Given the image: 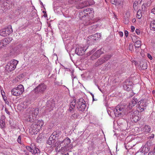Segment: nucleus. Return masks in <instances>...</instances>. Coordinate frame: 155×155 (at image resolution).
Listing matches in <instances>:
<instances>
[{"instance_id": "f257e3e1", "label": "nucleus", "mask_w": 155, "mask_h": 155, "mask_svg": "<svg viewBox=\"0 0 155 155\" xmlns=\"http://www.w3.org/2000/svg\"><path fill=\"white\" fill-rule=\"evenodd\" d=\"M137 102L139 105L138 107L139 112H142L146 109V107L147 105V103L144 101L143 99L141 100L138 102V100L135 97H134V98L129 103V105L127 106V108L130 109H131L133 107L136 105Z\"/></svg>"}, {"instance_id": "f03ea898", "label": "nucleus", "mask_w": 155, "mask_h": 155, "mask_svg": "<svg viewBox=\"0 0 155 155\" xmlns=\"http://www.w3.org/2000/svg\"><path fill=\"white\" fill-rule=\"evenodd\" d=\"M126 106L123 105H118L114 108L113 112L116 117H119L121 115L126 114Z\"/></svg>"}, {"instance_id": "7ed1b4c3", "label": "nucleus", "mask_w": 155, "mask_h": 155, "mask_svg": "<svg viewBox=\"0 0 155 155\" xmlns=\"http://www.w3.org/2000/svg\"><path fill=\"white\" fill-rule=\"evenodd\" d=\"M24 91V88L22 84H20L17 87L12 89L11 92L12 95L17 96L21 95Z\"/></svg>"}, {"instance_id": "20e7f679", "label": "nucleus", "mask_w": 155, "mask_h": 155, "mask_svg": "<svg viewBox=\"0 0 155 155\" xmlns=\"http://www.w3.org/2000/svg\"><path fill=\"white\" fill-rule=\"evenodd\" d=\"M101 37V34L98 33L94 34L93 35L90 36L88 37L87 39V43L90 45H93Z\"/></svg>"}, {"instance_id": "39448f33", "label": "nucleus", "mask_w": 155, "mask_h": 155, "mask_svg": "<svg viewBox=\"0 0 155 155\" xmlns=\"http://www.w3.org/2000/svg\"><path fill=\"white\" fill-rule=\"evenodd\" d=\"M47 86L45 84H40L34 88V93L36 94H43L47 89Z\"/></svg>"}, {"instance_id": "423d86ee", "label": "nucleus", "mask_w": 155, "mask_h": 155, "mask_svg": "<svg viewBox=\"0 0 155 155\" xmlns=\"http://www.w3.org/2000/svg\"><path fill=\"white\" fill-rule=\"evenodd\" d=\"M18 61L14 59L10 61L6 66V70L8 71H11L14 70L16 68Z\"/></svg>"}, {"instance_id": "0eeeda50", "label": "nucleus", "mask_w": 155, "mask_h": 155, "mask_svg": "<svg viewBox=\"0 0 155 155\" xmlns=\"http://www.w3.org/2000/svg\"><path fill=\"white\" fill-rule=\"evenodd\" d=\"M39 111L38 108H36L32 110V115H31L30 114L26 117V120L28 122H32L34 120L33 117H36Z\"/></svg>"}, {"instance_id": "6e6552de", "label": "nucleus", "mask_w": 155, "mask_h": 155, "mask_svg": "<svg viewBox=\"0 0 155 155\" xmlns=\"http://www.w3.org/2000/svg\"><path fill=\"white\" fill-rule=\"evenodd\" d=\"M59 135V132H53L49 137L47 142V143L49 145H51L55 141L56 138H57Z\"/></svg>"}, {"instance_id": "1a4fd4ad", "label": "nucleus", "mask_w": 155, "mask_h": 155, "mask_svg": "<svg viewBox=\"0 0 155 155\" xmlns=\"http://www.w3.org/2000/svg\"><path fill=\"white\" fill-rule=\"evenodd\" d=\"M110 58L109 55H106L99 59L95 63V66H98L108 60Z\"/></svg>"}, {"instance_id": "9d476101", "label": "nucleus", "mask_w": 155, "mask_h": 155, "mask_svg": "<svg viewBox=\"0 0 155 155\" xmlns=\"http://www.w3.org/2000/svg\"><path fill=\"white\" fill-rule=\"evenodd\" d=\"M86 106L85 102L84 99L80 98L78 101V109L79 111H84Z\"/></svg>"}, {"instance_id": "9b49d317", "label": "nucleus", "mask_w": 155, "mask_h": 155, "mask_svg": "<svg viewBox=\"0 0 155 155\" xmlns=\"http://www.w3.org/2000/svg\"><path fill=\"white\" fill-rule=\"evenodd\" d=\"M94 3V2L93 0H90L87 1L82 2L78 5V9L84 8L89 5H91Z\"/></svg>"}, {"instance_id": "f8f14e48", "label": "nucleus", "mask_w": 155, "mask_h": 155, "mask_svg": "<svg viewBox=\"0 0 155 155\" xmlns=\"http://www.w3.org/2000/svg\"><path fill=\"white\" fill-rule=\"evenodd\" d=\"M40 129H38V125L35 122L33 123L31 125V128L29 129V131L32 134H36Z\"/></svg>"}, {"instance_id": "ddd939ff", "label": "nucleus", "mask_w": 155, "mask_h": 155, "mask_svg": "<svg viewBox=\"0 0 155 155\" xmlns=\"http://www.w3.org/2000/svg\"><path fill=\"white\" fill-rule=\"evenodd\" d=\"M71 143V140L70 139L67 137L64 139L63 141L58 142L57 144H59L61 146H64V147H69V144Z\"/></svg>"}, {"instance_id": "4468645a", "label": "nucleus", "mask_w": 155, "mask_h": 155, "mask_svg": "<svg viewBox=\"0 0 155 155\" xmlns=\"http://www.w3.org/2000/svg\"><path fill=\"white\" fill-rule=\"evenodd\" d=\"M26 148L28 150L31 152L32 154L35 155L37 154L38 155L40 154L39 150L38 148L35 147H31L29 146H27L26 147Z\"/></svg>"}, {"instance_id": "2eb2a0df", "label": "nucleus", "mask_w": 155, "mask_h": 155, "mask_svg": "<svg viewBox=\"0 0 155 155\" xmlns=\"http://www.w3.org/2000/svg\"><path fill=\"white\" fill-rule=\"evenodd\" d=\"M138 112L135 111L133 113H132L130 115V117L131 118V121L135 123L137 122L139 120V116L137 115V113Z\"/></svg>"}, {"instance_id": "dca6fc26", "label": "nucleus", "mask_w": 155, "mask_h": 155, "mask_svg": "<svg viewBox=\"0 0 155 155\" xmlns=\"http://www.w3.org/2000/svg\"><path fill=\"white\" fill-rule=\"evenodd\" d=\"M10 42L9 38H5L0 41V49L3 48Z\"/></svg>"}, {"instance_id": "f3484780", "label": "nucleus", "mask_w": 155, "mask_h": 155, "mask_svg": "<svg viewBox=\"0 0 155 155\" xmlns=\"http://www.w3.org/2000/svg\"><path fill=\"white\" fill-rule=\"evenodd\" d=\"M81 20L82 21H81V22L82 23L84 26H87L91 25L93 23L92 20L91 19H90L88 17H86L84 18H84Z\"/></svg>"}, {"instance_id": "a211bd4d", "label": "nucleus", "mask_w": 155, "mask_h": 155, "mask_svg": "<svg viewBox=\"0 0 155 155\" xmlns=\"http://www.w3.org/2000/svg\"><path fill=\"white\" fill-rule=\"evenodd\" d=\"M150 149V147L148 145V143H146L145 145L142 146L140 149V152L144 153V154H146Z\"/></svg>"}, {"instance_id": "6ab92c4d", "label": "nucleus", "mask_w": 155, "mask_h": 155, "mask_svg": "<svg viewBox=\"0 0 155 155\" xmlns=\"http://www.w3.org/2000/svg\"><path fill=\"white\" fill-rule=\"evenodd\" d=\"M102 53L101 50H98L91 56V58L92 60L96 59L99 57Z\"/></svg>"}, {"instance_id": "aec40b11", "label": "nucleus", "mask_w": 155, "mask_h": 155, "mask_svg": "<svg viewBox=\"0 0 155 155\" xmlns=\"http://www.w3.org/2000/svg\"><path fill=\"white\" fill-rule=\"evenodd\" d=\"M85 12H86V15H88L91 17H92L93 15L94 11L92 8H88L84 9Z\"/></svg>"}, {"instance_id": "412c9836", "label": "nucleus", "mask_w": 155, "mask_h": 155, "mask_svg": "<svg viewBox=\"0 0 155 155\" xmlns=\"http://www.w3.org/2000/svg\"><path fill=\"white\" fill-rule=\"evenodd\" d=\"M5 116L2 115L0 117V125L1 128H4L5 127Z\"/></svg>"}, {"instance_id": "4be33fe9", "label": "nucleus", "mask_w": 155, "mask_h": 155, "mask_svg": "<svg viewBox=\"0 0 155 155\" xmlns=\"http://www.w3.org/2000/svg\"><path fill=\"white\" fill-rule=\"evenodd\" d=\"M79 11V18L80 20H82L86 17V13L84 9L81 10Z\"/></svg>"}, {"instance_id": "5701e85b", "label": "nucleus", "mask_w": 155, "mask_h": 155, "mask_svg": "<svg viewBox=\"0 0 155 155\" xmlns=\"http://www.w3.org/2000/svg\"><path fill=\"white\" fill-rule=\"evenodd\" d=\"M151 130V127L149 125H145L143 128V130L146 133H150Z\"/></svg>"}, {"instance_id": "b1692460", "label": "nucleus", "mask_w": 155, "mask_h": 155, "mask_svg": "<svg viewBox=\"0 0 155 155\" xmlns=\"http://www.w3.org/2000/svg\"><path fill=\"white\" fill-rule=\"evenodd\" d=\"M35 122L38 125V129H41L44 124L43 121L42 120H38Z\"/></svg>"}, {"instance_id": "393cba45", "label": "nucleus", "mask_w": 155, "mask_h": 155, "mask_svg": "<svg viewBox=\"0 0 155 155\" xmlns=\"http://www.w3.org/2000/svg\"><path fill=\"white\" fill-rule=\"evenodd\" d=\"M86 50L84 48L81 47L78 48V55H81L84 54Z\"/></svg>"}, {"instance_id": "a878e982", "label": "nucleus", "mask_w": 155, "mask_h": 155, "mask_svg": "<svg viewBox=\"0 0 155 155\" xmlns=\"http://www.w3.org/2000/svg\"><path fill=\"white\" fill-rule=\"evenodd\" d=\"M150 28L151 30L155 31V19L152 20L150 22Z\"/></svg>"}, {"instance_id": "bb28decb", "label": "nucleus", "mask_w": 155, "mask_h": 155, "mask_svg": "<svg viewBox=\"0 0 155 155\" xmlns=\"http://www.w3.org/2000/svg\"><path fill=\"white\" fill-rule=\"evenodd\" d=\"M6 29L5 28H4L1 29L0 30V35L3 37L6 36Z\"/></svg>"}, {"instance_id": "cd10ccee", "label": "nucleus", "mask_w": 155, "mask_h": 155, "mask_svg": "<svg viewBox=\"0 0 155 155\" xmlns=\"http://www.w3.org/2000/svg\"><path fill=\"white\" fill-rule=\"evenodd\" d=\"M68 147H64L62 146L60 151L62 154H64V153H66L68 150H69Z\"/></svg>"}, {"instance_id": "c85d7f7f", "label": "nucleus", "mask_w": 155, "mask_h": 155, "mask_svg": "<svg viewBox=\"0 0 155 155\" xmlns=\"http://www.w3.org/2000/svg\"><path fill=\"white\" fill-rule=\"evenodd\" d=\"M141 42L139 41L138 40L135 43L134 46L135 48H139L141 46Z\"/></svg>"}, {"instance_id": "c756f323", "label": "nucleus", "mask_w": 155, "mask_h": 155, "mask_svg": "<svg viewBox=\"0 0 155 155\" xmlns=\"http://www.w3.org/2000/svg\"><path fill=\"white\" fill-rule=\"evenodd\" d=\"M6 36L7 35H9L12 32V29L11 28H6Z\"/></svg>"}, {"instance_id": "7c9ffc66", "label": "nucleus", "mask_w": 155, "mask_h": 155, "mask_svg": "<svg viewBox=\"0 0 155 155\" xmlns=\"http://www.w3.org/2000/svg\"><path fill=\"white\" fill-rule=\"evenodd\" d=\"M124 89L127 91H130L131 90L130 87H129L126 84H124L123 85Z\"/></svg>"}, {"instance_id": "2f4dec72", "label": "nucleus", "mask_w": 155, "mask_h": 155, "mask_svg": "<svg viewBox=\"0 0 155 155\" xmlns=\"http://www.w3.org/2000/svg\"><path fill=\"white\" fill-rule=\"evenodd\" d=\"M75 102H71L70 104V110H71V109H70V108H71V109H73L75 106Z\"/></svg>"}, {"instance_id": "473e14b6", "label": "nucleus", "mask_w": 155, "mask_h": 155, "mask_svg": "<svg viewBox=\"0 0 155 155\" xmlns=\"http://www.w3.org/2000/svg\"><path fill=\"white\" fill-rule=\"evenodd\" d=\"M137 16L138 18L139 19L141 18L142 15V13L141 10H139L137 13Z\"/></svg>"}, {"instance_id": "72a5a7b5", "label": "nucleus", "mask_w": 155, "mask_h": 155, "mask_svg": "<svg viewBox=\"0 0 155 155\" xmlns=\"http://www.w3.org/2000/svg\"><path fill=\"white\" fill-rule=\"evenodd\" d=\"M154 137V134H151L150 136L147 137L148 139L152 140L153 139Z\"/></svg>"}, {"instance_id": "f704fd0d", "label": "nucleus", "mask_w": 155, "mask_h": 155, "mask_svg": "<svg viewBox=\"0 0 155 155\" xmlns=\"http://www.w3.org/2000/svg\"><path fill=\"white\" fill-rule=\"evenodd\" d=\"M133 45L131 43H130L129 45V48L130 51H132L133 50Z\"/></svg>"}, {"instance_id": "c9c22d12", "label": "nucleus", "mask_w": 155, "mask_h": 155, "mask_svg": "<svg viewBox=\"0 0 155 155\" xmlns=\"http://www.w3.org/2000/svg\"><path fill=\"white\" fill-rule=\"evenodd\" d=\"M148 155H155V146L153 148V150L149 153Z\"/></svg>"}, {"instance_id": "e433bc0d", "label": "nucleus", "mask_w": 155, "mask_h": 155, "mask_svg": "<svg viewBox=\"0 0 155 155\" xmlns=\"http://www.w3.org/2000/svg\"><path fill=\"white\" fill-rule=\"evenodd\" d=\"M147 64L146 63H144L142 65V68L143 70L146 69H147Z\"/></svg>"}, {"instance_id": "4c0bfd02", "label": "nucleus", "mask_w": 155, "mask_h": 155, "mask_svg": "<svg viewBox=\"0 0 155 155\" xmlns=\"http://www.w3.org/2000/svg\"><path fill=\"white\" fill-rule=\"evenodd\" d=\"M117 0H110V2L112 4L116 5L117 3Z\"/></svg>"}, {"instance_id": "58836bf2", "label": "nucleus", "mask_w": 155, "mask_h": 155, "mask_svg": "<svg viewBox=\"0 0 155 155\" xmlns=\"http://www.w3.org/2000/svg\"><path fill=\"white\" fill-rule=\"evenodd\" d=\"M72 118L77 119L78 117L77 115L75 114L72 115L71 116Z\"/></svg>"}, {"instance_id": "ea45409f", "label": "nucleus", "mask_w": 155, "mask_h": 155, "mask_svg": "<svg viewBox=\"0 0 155 155\" xmlns=\"http://www.w3.org/2000/svg\"><path fill=\"white\" fill-rule=\"evenodd\" d=\"M21 137L20 136H18V143L20 144H21Z\"/></svg>"}, {"instance_id": "a19ab883", "label": "nucleus", "mask_w": 155, "mask_h": 155, "mask_svg": "<svg viewBox=\"0 0 155 155\" xmlns=\"http://www.w3.org/2000/svg\"><path fill=\"white\" fill-rule=\"evenodd\" d=\"M117 5H120L122 1L121 0H117Z\"/></svg>"}, {"instance_id": "79ce46f5", "label": "nucleus", "mask_w": 155, "mask_h": 155, "mask_svg": "<svg viewBox=\"0 0 155 155\" xmlns=\"http://www.w3.org/2000/svg\"><path fill=\"white\" fill-rule=\"evenodd\" d=\"M135 32L138 35L140 34V31L139 29H137L135 30Z\"/></svg>"}, {"instance_id": "37998d69", "label": "nucleus", "mask_w": 155, "mask_h": 155, "mask_svg": "<svg viewBox=\"0 0 155 155\" xmlns=\"http://www.w3.org/2000/svg\"><path fill=\"white\" fill-rule=\"evenodd\" d=\"M124 34L126 36V37H127L128 35V32L127 31H124Z\"/></svg>"}, {"instance_id": "c03bdc74", "label": "nucleus", "mask_w": 155, "mask_h": 155, "mask_svg": "<svg viewBox=\"0 0 155 155\" xmlns=\"http://www.w3.org/2000/svg\"><path fill=\"white\" fill-rule=\"evenodd\" d=\"M147 56L150 60H152V57L150 54H147Z\"/></svg>"}, {"instance_id": "a18cd8bd", "label": "nucleus", "mask_w": 155, "mask_h": 155, "mask_svg": "<svg viewBox=\"0 0 155 155\" xmlns=\"http://www.w3.org/2000/svg\"><path fill=\"white\" fill-rule=\"evenodd\" d=\"M151 12L155 15V8H153L151 11Z\"/></svg>"}, {"instance_id": "49530a36", "label": "nucleus", "mask_w": 155, "mask_h": 155, "mask_svg": "<svg viewBox=\"0 0 155 155\" xmlns=\"http://www.w3.org/2000/svg\"><path fill=\"white\" fill-rule=\"evenodd\" d=\"M131 30L132 32H133L134 31L135 27L134 26H131Z\"/></svg>"}, {"instance_id": "de8ad7c7", "label": "nucleus", "mask_w": 155, "mask_h": 155, "mask_svg": "<svg viewBox=\"0 0 155 155\" xmlns=\"http://www.w3.org/2000/svg\"><path fill=\"white\" fill-rule=\"evenodd\" d=\"M5 111L6 112V113L8 114V115H10V112L8 111V109L7 108H5Z\"/></svg>"}, {"instance_id": "09e8293b", "label": "nucleus", "mask_w": 155, "mask_h": 155, "mask_svg": "<svg viewBox=\"0 0 155 155\" xmlns=\"http://www.w3.org/2000/svg\"><path fill=\"white\" fill-rule=\"evenodd\" d=\"M119 34L120 37H122L123 35V34L122 32L120 31L119 32Z\"/></svg>"}, {"instance_id": "8fccbe9b", "label": "nucleus", "mask_w": 155, "mask_h": 155, "mask_svg": "<svg viewBox=\"0 0 155 155\" xmlns=\"http://www.w3.org/2000/svg\"><path fill=\"white\" fill-rule=\"evenodd\" d=\"M142 0H137V2L138 4H140Z\"/></svg>"}, {"instance_id": "3c124183", "label": "nucleus", "mask_w": 155, "mask_h": 155, "mask_svg": "<svg viewBox=\"0 0 155 155\" xmlns=\"http://www.w3.org/2000/svg\"><path fill=\"white\" fill-rule=\"evenodd\" d=\"M92 27H93L92 29H93L94 28V29H95V28L96 27V26H94V25L91 28V29L92 28Z\"/></svg>"}, {"instance_id": "603ef678", "label": "nucleus", "mask_w": 155, "mask_h": 155, "mask_svg": "<svg viewBox=\"0 0 155 155\" xmlns=\"http://www.w3.org/2000/svg\"><path fill=\"white\" fill-rule=\"evenodd\" d=\"M90 93V94L92 96V97H94V95L93 94H92V93Z\"/></svg>"}, {"instance_id": "864d4df0", "label": "nucleus", "mask_w": 155, "mask_h": 155, "mask_svg": "<svg viewBox=\"0 0 155 155\" xmlns=\"http://www.w3.org/2000/svg\"><path fill=\"white\" fill-rule=\"evenodd\" d=\"M92 99H93V101H95V100H94V97H92Z\"/></svg>"}, {"instance_id": "5fc2aeb1", "label": "nucleus", "mask_w": 155, "mask_h": 155, "mask_svg": "<svg viewBox=\"0 0 155 155\" xmlns=\"http://www.w3.org/2000/svg\"><path fill=\"white\" fill-rule=\"evenodd\" d=\"M134 94L133 93L132 94H131V97H132V96H133L134 95Z\"/></svg>"}, {"instance_id": "6e6d98bb", "label": "nucleus", "mask_w": 155, "mask_h": 155, "mask_svg": "<svg viewBox=\"0 0 155 155\" xmlns=\"http://www.w3.org/2000/svg\"><path fill=\"white\" fill-rule=\"evenodd\" d=\"M126 23H127L128 22V21H126Z\"/></svg>"}, {"instance_id": "4d7b16f0", "label": "nucleus", "mask_w": 155, "mask_h": 155, "mask_svg": "<svg viewBox=\"0 0 155 155\" xmlns=\"http://www.w3.org/2000/svg\"><path fill=\"white\" fill-rule=\"evenodd\" d=\"M77 48H76V50H75V52H76V50H77Z\"/></svg>"}, {"instance_id": "13d9d810", "label": "nucleus", "mask_w": 155, "mask_h": 155, "mask_svg": "<svg viewBox=\"0 0 155 155\" xmlns=\"http://www.w3.org/2000/svg\"><path fill=\"white\" fill-rule=\"evenodd\" d=\"M107 112H108V114H109V111L108 110H107Z\"/></svg>"}, {"instance_id": "bf43d9fd", "label": "nucleus", "mask_w": 155, "mask_h": 155, "mask_svg": "<svg viewBox=\"0 0 155 155\" xmlns=\"http://www.w3.org/2000/svg\"><path fill=\"white\" fill-rule=\"evenodd\" d=\"M56 146V143H55V146Z\"/></svg>"}, {"instance_id": "052dcab7", "label": "nucleus", "mask_w": 155, "mask_h": 155, "mask_svg": "<svg viewBox=\"0 0 155 155\" xmlns=\"http://www.w3.org/2000/svg\"><path fill=\"white\" fill-rule=\"evenodd\" d=\"M135 3V2L134 3V4Z\"/></svg>"}, {"instance_id": "680f3d73", "label": "nucleus", "mask_w": 155, "mask_h": 155, "mask_svg": "<svg viewBox=\"0 0 155 155\" xmlns=\"http://www.w3.org/2000/svg\"><path fill=\"white\" fill-rule=\"evenodd\" d=\"M95 31V30H94V31Z\"/></svg>"}]
</instances>
